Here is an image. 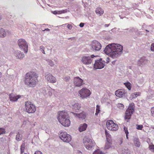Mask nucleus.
<instances>
[{"mask_svg": "<svg viewBox=\"0 0 154 154\" xmlns=\"http://www.w3.org/2000/svg\"><path fill=\"white\" fill-rule=\"evenodd\" d=\"M95 12L97 14L100 16L103 13L104 11L101 7H99L96 9Z\"/></svg>", "mask_w": 154, "mask_h": 154, "instance_id": "obj_23", "label": "nucleus"}, {"mask_svg": "<svg viewBox=\"0 0 154 154\" xmlns=\"http://www.w3.org/2000/svg\"><path fill=\"white\" fill-rule=\"evenodd\" d=\"M49 64L51 66H53L54 65L53 62L51 60H49L48 61Z\"/></svg>", "mask_w": 154, "mask_h": 154, "instance_id": "obj_43", "label": "nucleus"}, {"mask_svg": "<svg viewBox=\"0 0 154 154\" xmlns=\"http://www.w3.org/2000/svg\"><path fill=\"white\" fill-rule=\"evenodd\" d=\"M57 119L59 122L65 127H68L70 125V121L67 112L64 111L60 112Z\"/></svg>", "mask_w": 154, "mask_h": 154, "instance_id": "obj_2", "label": "nucleus"}, {"mask_svg": "<svg viewBox=\"0 0 154 154\" xmlns=\"http://www.w3.org/2000/svg\"><path fill=\"white\" fill-rule=\"evenodd\" d=\"M70 77H69L68 76H66L64 78V79L65 80V81L66 82H67L69 80V79Z\"/></svg>", "mask_w": 154, "mask_h": 154, "instance_id": "obj_47", "label": "nucleus"}, {"mask_svg": "<svg viewBox=\"0 0 154 154\" xmlns=\"http://www.w3.org/2000/svg\"><path fill=\"white\" fill-rule=\"evenodd\" d=\"M22 138V135L20 134L19 133H18L16 136V139L17 141L21 140Z\"/></svg>", "mask_w": 154, "mask_h": 154, "instance_id": "obj_30", "label": "nucleus"}, {"mask_svg": "<svg viewBox=\"0 0 154 154\" xmlns=\"http://www.w3.org/2000/svg\"><path fill=\"white\" fill-rule=\"evenodd\" d=\"M83 143L87 149L91 150L94 149L95 145V143L94 140L87 137H85L84 138Z\"/></svg>", "mask_w": 154, "mask_h": 154, "instance_id": "obj_3", "label": "nucleus"}, {"mask_svg": "<svg viewBox=\"0 0 154 154\" xmlns=\"http://www.w3.org/2000/svg\"><path fill=\"white\" fill-rule=\"evenodd\" d=\"M6 33L4 29H0V37H4L6 36Z\"/></svg>", "mask_w": 154, "mask_h": 154, "instance_id": "obj_27", "label": "nucleus"}, {"mask_svg": "<svg viewBox=\"0 0 154 154\" xmlns=\"http://www.w3.org/2000/svg\"><path fill=\"white\" fill-rule=\"evenodd\" d=\"M25 143H22L20 147V150L21 153H23L24 151L25 148Z\"/></svg>", "mask_w": 154, "mask_h": 154, "instance_id": "obj_33", "label": "nucleus"}, {"mask_svg": "<svg viewBox=\"0 0 154 154\" xmlns=\"http://www.w3.org/2000/svg\"><path fill=\"white\" fill-rule=\"evenodd\" d=\"M111 141H107L106 143L104 149H108L111 147Z\"/></svg>", "mask_w": 154, "mask_h": 154, "instance_id": "obj_31", "label": "nucleus"}, {"mask_svg": "<svg viewBox=\"0 0 154 154\" xmlns=\"http://www.w3.org/2000/svg\"><path fill=\"white\" fill-rule=\"evenodd\" d=\"M122 50L123 46L119 44L109 56L112 58H117L120 55V53Z\"/></svg>", "mask_w": 154, "mask_h": 154, "instance_id": "obj_6", "label": "nucleus"}, {"mask_svg": "<svg viewBox=\"0 0 154 154\" xmlns=\"http://www.w3.org/2000/svg\"><path fill=\"white\" fill-rule=\"evenodd\" d=\"M143 128V126L142 125H137V129L138 130H142V128Z\"/></svg>", "mask_w": 154, "mask_h": 154, "instance_id": "obj_39", "label": "nucleus"}, {"mask_svg": "<svg viewBox=\"0 0 154 154\" xmlns=\"http://www.w3.org/2000/svg\"><path fill=\"white\" fill-rule=\"evenodd\" d=\"M40 49L41 51H42L43 53L45 54V48L43 46H41L40 47Z\"/></svg>", "mask_w": 154, "mask_h": 154, "instance_id": "obj_41", "label": "nucleus"}, {"mask_svg": "<svg viewBox=\"0 0 154 154\" xmlns=\"http://www.w3.org/2000/svg\"><path fill=\"white\" fill-rule=\"evenodd\" d=\"M125 94L124 91L121 90H118L115 92V95L118 97H122Z\"/></svg>", "mask_w": 154, "mask_h": 154, "instance_id": "obj_20", "label": "nucleus"}, {"mask_svg": "<svg viewBox=\"0 0 154 154\" xmlns=\"http://www.w3.org/2000/svg\"><path fill=\"white\" fill-rule=\"evenodd\" d=\"M101 44L97 41L94 42L92 44V48L94 50L99 51L101 48Z\"/></svg>", "mask_w": 154, "mask_h": 154, "instance_id": "obj_14", "label": "nucleus"}, {"mask_svg": "<svg viewBox=\"0 0 154 154\" xmlns=\"http://www.w3.org/2000/svg\"><path fill=\"white\" fill-rule=\"evenodd\" d=\"M2 19V17L1 16H0V20H1Z\"/></svg>", "mask_w": 154, "mask_h": 154, "instance_id": "obj_56", "label": "nucleus"}, {"mask_svg": "<svg viewBox=\"0 0 154 154\" xmlns=\"http://www.w3.org/2000/svg\"><path fill=\"white\" fill-rule=\"evenodd\" d=\"M87 127V125L86 123H84L80 125L79 128V131L80 132L85 131Z\"/></svg>", "mask_w": 154, "mask_h": 154, "instance_id": "obj_21", "label": "nucleus"}, {"mask_svg": "<svg viewBox=\"0 0 154 154\" xmlns=\"http://www.w3.org/2000/svg\"><path fill=\"white\" fill-rule=\"evenodd\" d=\"M84 26V23H81L79 24V26L80 27H82Z\"/></svg>", "mask_w": 154, "mask_h": 154, "instance_id": "obj_48", "label": "nucleus"}, {"mask_svg": "<svg viewBox=\"0 0 154 154\" xmlns=\"http://www.w3.org/2000/svg\"><path fill=\"white\" fill-rule=\"evenodd\" d=\"M117 107L120 109H123L124 108V105L121 103H118L117 105Z\"/></svg>", "mask_w": 154, "mask_h": 154, "instance_id": "obj_35", "label": "nucleus"}, {"mask_svg": "<svg viewBox=\"0 0 154 154\" xmlns=\"http://www.w3.org/2000/svg\"><path fill=\"white\" fill-rule=\"evenodd\" d=\"M124 130L125 131V133L126 134V137L127 139H128V135L129 134V132H128V129L127 128L124 127Z\"/></svg>", "mask_w": 154, "mask_h": 154, "instance_id": "obj_36", "label": "nucleus"}, {"mask_svg": "<svg viewBox=\"0 0 154 154\" xmlns=\"http://www.w3.org/2000/svg\"><path fill=\"white\" fill-rule=\"evenodd\" d=\"M105 133L107 141H111V136L107 132V131L106 130H105Z\"/></svg>", "mask_w": 154, "mask_h": 154, "instance_id": "obj_26", "label": "nucleus"}, {"mask_svg": "<svg viewBox=\"0 0 154 154\" xmlns=\"http://www.w3.org/2000/svg\"><path fill=\"white\" fill-rule=\"evenodd\" d=\"M149 148L152 151L154 152V145H149Z\"/></svg>", "mask_w": 154, "mask_h": 154, "instance_id": "obj_42", "label": "nucleus"}, {"mask_svg": "<svg viewBox=\"0 0 154 154\" xmlns=\"http://www.w3.org/2000/svg\"><path fill=\"white\" fill-rule=\"evenodd\" d=\"M5 129L3 128H0V135L5 133Z\"/></svg>", "mask_w": 154, "mask_h": 154, "instance_id": "obj_38", "label": "nucleus"}, {"mask_svg": "<svg viewBox=\"0 0 154 154\" xmlns=\"http://www.w3.org/2000/svg\"><path fill=\"white\" fill-rule=\"evenodd\" d=\"M141 93L140 92H135L134 93H133L131 94V96L132 97V98H135L138 96H140V95Z\"/></svg>", "mask_w": 154, "mask_h": 154, "instance_id": "obj_29", "label": "nucleus"}, {"mask_svg": "<svg viewBox=\"0 0 154 154\" xmlns=\"http://www.w3.org/2000/svg\"><path fill=\"white\" fill-rule=\"evenodd\" d=\"M151 115L154 117V106L152 107L151 109Z\"/></svg>", "mask_w": 154, "mask_h": 154, "instance_id": "obj_40", "label": "nucleus"}, {"mask_svg": "<svg viewBox=\"0 0 154 154\" xmlns=\"http://www.w3.org/2000/svg\"><path fill=\"white\" fill-rule=\"evenodd\" d=\"M46 79L49 82L53 83L56 82V79L51 74H48L45 76Z\"/></svg>", "mask_w": 154, "mask_h": 154, "instance_id": "obj_15", "label": "nucleus"}, {"mask_svg": "<svg viewBox=\"0 0 154 154\" xmlns=\"http://www.w3.org/2000/svg\"><path fill=\"white\" fill-rule=\"evenodd\" d=\"M34 154H42V153L41 151L37 150L35 152Z\"/></svg>", "mask_w": 154, "mask_h": 154, "instance_id": "obj_45", "label": "nucleus"}, {"mask_svg": "<svg viewBox=\"0 0 154 154\" xmlns=\"http://www.w3.org/2000/svg\"><path fill=\"white\" fill-rule=\"evenodd\" d=\"M147 63L148 60H147L144 58H141L138 61L137 65L140 66H142L147 64Z\"/></svg>", "mask_w": 154, "mask_h": 154, "instance_id": "obj_18", "label": "nucleus"}, {"mask_svg": "<svg viewBox=\"0 0 154 154\" xmlns=\"http://www.w3.org/2000/svg\"><path fill=\"white\" fill-rule=\"evenodd\" d=\"M57 11V14H61L63 13H64L66 12V10H63L61 11Z\"/></svg>", "mask_w": 154, "mask_h": 154, "instance_id": "obj_37", "label": "nucleus"}, {"mask_svg": "<svg viewBox=\"0 0 154 154\" xmlns=\"http://www.w3.org/2000/svg\"><path fill=\"white\" fill-rule=\"evenodd\" d=\"M134 143L135 145L137 147H139L140 145V143L139 139L137 138H135L134 139Z\"/></svg>", "mask_w": 154, "mask_h": 154, "instance_id": "obj_25", "label": "nucleus"}, {"mask_svg": "<svg viewBox=\"0 0 154 154\" xmlns=\"http://www.w3.org/2000/svg\"><path fill=\"white\" fill-rule=\"evenodd\" d=\"M93 154H105V153L101 151L100 150V149H97L95 151H94L93 153Z\"/></svg>", "mask_w": 154, "mask_h": 154, "instance_id": "obj_32", "label": "nucleus"}, {"mask_svg": "<svg viewBox=\"0 0 154 154\" xmlns=\"http://www.w3.org/2000/svg\"><path fill=\"white\" fill-rule=\"evenodd\" d=\"M124 84L129 90H130L131 89L132 85L130 82L124 83Z\"/></svg>", "mask_w": 154, "mask_h": 154, "instance_id": "obj_28", "label": "nucleus"}, {"mask_svg": "<svg viewBox=\"0 0 154 154\" xmlns=\"http://www.w3.org/2000/svg\"><path fill=\"white\" fill-rule=\"evenodd\" d=\"M67 24H63L62 26H65Z\"/></svg>", "mask_w": 154, "mask_h": 154, "instance_id": "obj_54", "label": "nucleus"}, {"mask_svg": "<svg viewBox=\"0 0 154 154\" xmlns=\"http://www.w3.org/2000/svg\"><path fill=\"white\" fill-rule=\"evenodd\" d=\"M152 128L154 129V125H152L151 127Z\"/></svg>", "mask_w": 154, "mask_h": 154, "instance_id": "obj_53", "label": "nucleus"}, {"mask_svg": "<svg viewBox=\"0 0 154 154\" xmlns=\"http://www.w3.org/2000/svg\"><path fill=\"white\" fill-rule=\"evenodd\" d=\"M59 136L61 140L66 143H69L71 140V136L66 132H61Z\"/></svg>", "mask_w": 154, "mask_h": 154, "instance_id": "obj_11", "label": "nucleus"}, {"mask_svg": "<svg viewBox=\"0 0 154 154\" xmlns=\"http://www.w3.org/2000/svg\"><path fill=\"white\" fill-rule=\"evenodd\" d=\"M57 11H52V13L55 15L57 14Z\"/></svg>", "mask_w": 154, "mask_h": 154, "instance_id": "obj_49", "label": "nucleus"}, {"mask_svg": "<svg viewBox=\"0 0 154 154\" xmlns=\"http://www.w3.org/2000/svg\"><path fill=\"white\" fill-rule=\"evenodd\" d=\"M71 107L75 111L79 110L80 108V106L78 103H75L71 104Z\"/></svg>", "mask_w": 154, "mask_h": 154, "instance_id": "obj_22", "label": "nucleus"}, {"mask_svg": "<svg viewBox=\"0 0 154 154\" xmlns=\"http://www.w3.org/2000/svg\"><path fill=\"white\" fill-rule=\"evenodd\" d=\"M118 45L119 44L114 43L109 44L106 47L104 51L106 54L109 55L116 48Z\"/></svg>", "mask_w": 154, "mask_h": 154, "instance_id": "obj_10", "label": "nucleus"}, {"mask_svg": "<svg viewBox=\"0 0 154 154\" xmlns=\"http://www.w3.org/2000/svg\"><path fill=\"white\" fill-rule=\"evenodd\" d=\"M151 51H154V43L151 45Z\"/></svg>", "mask_w": 154, "mask_h": 154, "instance_id": "obj_46", "label": "nucleus"}, {"mask_svg": "<svg viewBox=\"0 0 154 154\" xmlns=\"http://www.w3.org/2000/svg\"><path fill=\"white\" fill-rule=\"evenodd\" d=\"M38 74L35 72L27 73L24 80L25 84L29 87H34L38 82Z\"/></svg>", "mask_w": 154, "mask_h": 154, "instance_id": "obj_1", "label": "nucleus"}, {"mask_svg": "<svg viewBox=\"0 0 154 154\" xmlns=\"http://www.w3.org/2000/svg\"><path fill=\"white\" fill-rule=\"evenodd\" d=\"M14 56L17 59H21L24 57V54L19 51H17L14 53Z\"/></svg>", "mask_w": 154, "mask_h": 154, "instance_id": "obj_19", "label": "nucleus"}, {"mask_svg": "<svg viewBox=\"0 0 154 154\" xmlns=\"http://www.w3.org/2000/svg\"><path fill=\"white\" fill-rule=\"evenodd\" d=\"M100 106L98 105H97L96 106V109L95 115L97 116L99 113H100Z\"/></svg>", "mask_w": 154, "mask_h": 154, "instance_id": "obj_34", "label": "nucleus"}, {"mask_svg": "<svg viewBox=\"0 0 154 154\" xmlns=\"http://www.w3.org/2000/svg\"><path fill=\"white\" fill-rule=\"evenodd\" d=\"M50 29H48V28H46V29H45V30H43L44 31H45V30H46V31H50Z\"/></svg>", "mask_w": 154, "mask_h": 154, "instance_id": "obj_51", "label": "nucleus"}, {"mask_svg": "<svg viewBox=\"0 0 154 154\" xmlns=\"http://www.w3.org/2000/svg\"><path fill=\"white\" fill-rule=\"evenodd\" d=\"M105 63L102 59L96 60L94 64V68L96 69L103 68L105 65Z\"/></svg>", "mask_w": 154, "mask_h": 154, "instance_id": "obj_12", "label": "nucleus"}, {"mask_svg": "<svg viewBox=\"0 0 154 154\" xmlns=\"http://www.w3.org/2000/svg\"><path fill=\"white\" fill-rule=\"evenodd\" d=\"M76 116L79 118L84 119H85L86 116L84 112H82L79 114H76Z\"/></svg>", "mask_w": 154, "mask_h": 154, "instance_id": "obj_24", "label": "nucleus"}, {"mask_svg": "<svg viewBox=\"0 0 154 154\" xmlns=\"http://www.w3.org/2000/svg\"><path fill=\"white\" fill-rule=\"evenodd\" d=\"M67 27L69 29H71L72 27V25L70 24H68L67 25Z\"/></svg>", "mask_w": 154, "mask_h": 154, "instance_id": "obj_44", "label": "nucleus"}, {"mask_svg": "<svg viewBox=\"0 0 154 154\" xmlns=\"http://www.w3.org/2000/svg\"><path fill=\"white\" fill-rule=\"evenodd\" d=\"M25 108L26 111L29 114L33 113L36 111V106L29 101L25 102Z\"/></svg>", "mask_w": 154, "mask_h": 154, "instance_id": "obj_5", "label": "nucleus"}, {"mask_svg": "<svg viewBox=\"0 0 154 154\" xmlns=\"http://www.w3.org/2000/svg\"><path fill=\"white\" fill-rule=\"evenodd\" d=\"M109 57H107L106 58V62L107 63H108L109 62Z\"/></svg>", "mask_w": 154, "mask_h": 154, "instance_id": "obj_50", "label": "nucleus"}, {"mask_svg": "<svg viewBox=\"0 0 154 154\" xmlns=\"http://www.w3.org/2000/svg\"><path fill=\"white\" fill-rule=\"evenodd\" d=\"M2 75V73L0 72V78H1V76Z\"/></svg>", "mask_w": 154, "mask_h": 154, "instance_id": "obj_55", "label": "nucleus"}, {"mask_svg": "<svg viewBox=\"0 0 154 154\" xmlns=\"http://www.w3.org/2000/svg\"><path fill=\"white\" fill-rule=\"evenodd\" d=\"M94 57H95L94 55H92L91 57L89 56H84L82 59V62L85 64H89L91 63L92 61V58Z\"/></svg>", "mask_w": 154, "mask_h": 154, "instance_id": "obj_13", "label": "nucleus"}, {"mask_svg": "<svg viewBox=\"0 0 154 154\" xmlns=\"http://www.w3.org/2000/svg\"><path fill=\"white\" fill-rule=\"evenodd\" d=\"M82 82L83 80L79 77H75L74 79V83L76 86H81L82 85Z\"/></svg>", "mask_w": 154, "mask_h": 154, "instance_id": "obj_17", "label": "nucleus"}, {"mask_svg": "<svg viewBox=\"0 0 154 154\" xmlns=\"http://www.w3.org/2000/svg\"><path fill=\"white\" fill-rule=\"evenodd\" d=\"M79 96L82 99L86 98L91 94L90 91L88 89L83 88L79 91Z\"/></svg>", "mask_w": 154, "mask_h": 154, "instance_id": "obj_9", "label": "nucleus"}, {"mask_svg": "<svg viewBox=\"0 0 154 154\" xmlns=\"http://www.w3.org/2000/svg\"><path fill=\"white\" fill-rule=\"evenodd\" d=\"M18 44L21 50L25 53H27L28 51V45L26 41L22 38L20 39L18 41Z\"/></svg>", "mask_w": 154, "mask_h": 154, "instance_id": "obj_7", "label": "nucleus"}, {"mask_svg": "<svg viewBox=\"0 0 154 154\" xmlns=\"http://www.w3.org/2000/svg\"><path fill=\"white\" fill-rule=\"evenodd\" d=\"M9 97L11 101L15 102L17 101L20 98L21 96L20 95H16L11 94H9Z\"/></svg>", "mask_w": 154, "mask_h": 154, "instance_id": "obj_16", "label": "nucleus"}, {"mask_svg": "<svg viewBox=\"0 0 154 154\" xmlns=\"http://www.w3.org/2000/svg\"><path fill=\"white\" fill-rule=\"evenodd\" d=\"M106 127L109 130L116 131L118 129V126L112 120H109L106 122Z\"/></svg>", "mask_w": 154, "mask_h": 154, "instance_id": "obj_8", "label": "nucleus"}, {"mask_svg": "<svg viewBox=\"0 0 154 154\" xmlns=\"http://www.w3.org/2000/svg\"><path fill=\"white\" fill-rule=\"evenodd\" d=\"M134 103H131L126 109L125 115V120L128 122L130 119L132 114L134 111Z\"/></svg>", "mask_w": 154, "mask_h": 154, "instance_id": "obj_4", "label": "nucleus"}, {"mask_svg": "<svg viewBox=\"0 0 154 154\" xmlns=\"http://www.w3.org/2000/svg\"><path fill=\"white\" fill-rule=\"evenodd\" d=\"M109 25V24H105L104 26H105V27H108Z\"/></svg>", "mask_w": 154, "mask_h": 154, "instance_id": "obj_52", "label": "nucleus"}]
</instances>
